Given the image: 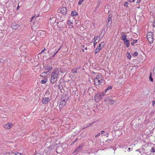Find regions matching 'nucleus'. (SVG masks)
<instances>
[{
    "mask_svg": "<svg viewBox=\"0 0 155 155\" xmlns=\"http://www.w3.org/2000/svg\"><path fill=\"white\" fill-rule=\"evenodd\" d=\"M58 88L60 89V90H61V86L59 85H58Z\"/></svg>",
    "mask_w": 155,
    "mask_h": 155,
    "instance_id": "obj_48",
    "label": "nucleus"
},
{
    "mask_svg": "<svg viewBox=\"0 0 155 155\" xmlns=\"http://www.w3.org/2000/svg\"><path fill=\"white\" fill-rule=\"evenodd\" d=\"M150 151L152 153L155 152V147H152Z\"/></svg>",
    "mask_w": 155,
    "mask_h": 155,
    "instance_id": "obj_29",
    "label": "nucleus"
},
{
    "mask_svg": "<svg viewBox=\"0 0 155 155\" xmlns=\"http://www.w3.org/2000/svg\"><path fill=\"white\" fill-rule=\"evenodd\" d=\"M85 49L86 50H87V47L85 48Z\"/></svg>",
    "mask_w": 155,
    "mask_h": 155,
    "instance_id": "obj_52",
    "label": "nucleus"
},
{
    "mask_svg": "<svg viewBox=\"0 0 155 155\" xmlns=\"http://www.w3.org/2000/svg\"><path fill=\"white\" fill-rule=\"evenodd\" d=\"M56 19L54 17H53L52 18H50L49 20L51 24H55L56 25L57 23H58V22H56Z\"/></svg>",
    "mask_w": 155,
    "mask_h": 155,
    "instance_id": "obj_12",
    "label": "nucleus"
},
{
    "mask_svg": "<svg viewBox=\"0 0 155 155\" xmlns=\"http://www.w3.org/2000/svg\"><path fill=\"white\" fill-rule=\"evenodd\" d=\"M80 67L78 68H73L72 69V70H71L72 73L73 74L76 73L77 72V70Z\"/></svg>",
    "mask_w": 155,
    "mask_h": 155,
    "instance_id": "obj_22",
    "label": "nucleus"
},
{
    "mask_svg": "<svg viewBox=\"0 0 155 155\" xmlns=\"http://www.w3.org/2000/svg\"><path fill=\"white\" fill-rule=\"evenodd\" d=\"M45 50H46V49H45V48L44 50H42L41 51V53H43V52H44V51H45Z\"/></svg>",
    "mask_w": 155,
    "mask_h": 155,
    "instance_id": "obj_45",
    "label": "nucleus"
},
{
    "mask_svg": "<svg viewBox=\"0 0 155 155\" xmlns=\"http://www.w3.org/2000/svg\"><path fill=\"white\" fill-rule=\"evenodd\" d=\"M130 149V148H128V150H129Z\"/></svg>",
    "mask_w": 155,
    "mask_h": 155,
    "instance_id": "obj_53",
    "label": "nucleus"
},
{
    "mask_svg": "<svg viewBox=\"0 0 155 155\" xmlns=\"http://www.w3.org/2000/svg\"><path fill=\"white\" fill-rule=\"evenodd\" d=\"M93 124V123H89V124H88L87 126H86V127H89V126H91V125H92V124Z\"/></svg>",
    "mask_w": 155,
    "mask_h": 155,
    "instance_id": "obj_33",
    "label": "nucleus"
},
{
    "mask_svg": "<svg viewBox=\"0 0 155 155\" xmlns=\"http://www.w3.org/2000/svg\"><path fill=\"white\" fill-rule=\"evenodd\" d=\"M134 54H135V55H137L138 54V53L137 52H135L134 53Z\"/></svg>",
    "mask_w": 155,
    "mask_h": 155,
    "instance_id": "obj_47",
    "label": "nucleus"
},
{
    "mask_svg": "<svg viewBox=\"0 0 155 155\" xmlns=\"http://www.w3.org/2000/svg\"><path fill=\"white\" fill-rule=\"evenodd\" d=\"M78 15L77 13L76 12H75L74 11H73L71 12V15L72 16H75V15Z\"/></svg>",
    "mask_w": 155,
    "mask_h": 155,
    "instance_id": "obj_25",
    "label": "nucleus"
},
{
    "mask_svg": "<svg viewBox=\"0 0 155 155\" xmlns=\"http://www.w3.org/2000/svg\"><path fill=\"white\" fill-rule=\"evenodd\" d=\"M48 71H49L50 70V68H49L48 69Z\"/></svg>",
    "mask_w": 155,
    "mask_h": 155,
    "instance_id": "obj_56",
    "label": "nucleus"
},
{
    "mask_svg": "<svg viewBox=\"0 0 155 155\" xmlns=\"http://www.w3.org/2000/svg\"><path fill=\"white\" fill-rule=\"evenodd\" d=\"M51 99L48 97L43 98L42 100V102L44 104H46L51 101Z\"/></svg>",
    "mask_w": 155,
    "mask_h": 155,
    "instance_id": "obj_7",
    "label": "nucleus"
},
{
    "mask_svg": "<svg viewBox=\"0 0 155 155\" xmlns=\"http://www.w3.org/2000/svg\"><path fill=\"white\" fill-rule=\"evenodd\" d=\"M95 84L97 86L104 82L102 77L100 75H97L96 78L94 79Z\"/></svg>",
    "mask_w": 155,
    "mask_h": 155,
    "instance_id": "obj_2",
    "label": "nucleus"
},
{
    "mask_svg": "<svg viewBox=\"0 0 155 155\" xmlns=\"http://www.w3.org/2000/svg\"><path fill=\"white\" fill-rule=\"evenodd\" d=\"M128 2H133L132 0H128Z\"/></svg>",
    "mask_w": 155,
    "mask_h": 155,
    "instance_id": "obj_43",
    "label": "nucleus"
},
{
    "mask_svg": "<svg viewBox=\"0 0 155 155\" xmlns=\"http://www.w3.org/2000/svg\"><path fill=\"white\" fill-rule=\"evenodd\" d=\"M128 3L127 2H125L124 3V5L126 7H128Z\"/></svg>",
    "mask_w": 155,
    "mask_h": 155,
    "instance_id": "obj_32",
    "label": "nucleus"
},
{
    "mask_svg": "<svg viewBox=\"0 0 155 155\" xmlns=\"http://www.w3.org/2000/svg\"><path fill=\"white\" fill-rule=\"evenodd\" d=\"M107 137H108V135H107Z\"/></svg>",
    "mask_w": 155,
    "mask_h": 155,
    "instance_id": "obj_59",
    "label": "nucleus"
},
{
    "mask_svg": "<svg viewBox=\"0 0 155 155\" xmlns=\"http://www.w3.org/2000/svg\"><path fill=\"white\" fill-rule=\"evenodd\" d=\"M84 0H79L78 2V4L79 5H81L82 3V2L84 1Z\"/></svg>",
    "mask_w": 155,
    "mask_h": 155,
    "instance_id": "obj_30",
    "label": "nucleus"
},
{
    "mask_svg": "<svg viewBox=\"0 0 155 155\" xmlns=\"http://www.w3.org/2000/svg\"><path fill=\"white\" fill-rule=\"evenodd\" d=\"M68 98H64L62 99L59 105V107L62 109L67 103Z\"/></svg>",
    "mask_w": 155,
    "mask_h": 155,
    "instance_id": "obj_4",
    "label": "nucleus"
},
{
    "mask_svg": "<svg viewBox=\"0 0 155 155\" xmlns=\"http://www.w3.org/2000/svg\"><path fill=\"white\" fill-rule=\"evenodd\" d=\"M35 16H33L31 18V21L33 19V18H34Z\"/></svg>",
    "mask_w": 155,
    "mask_h": 155,
    "instance_id": "obj_49",
    "label": "nucleus"
},
{
    "mask_svg": "<svg viewBox=\"0 0 155 155\" xmlns=\"http://www.w3.org/2000/svg\"><path fill=\"white\" fill-rule=\"evenodd\" d=\"M127 56L128 59H130L131 58V56L129 52H127L126 54Z\"/></svg>",
    "mask_w": 155,
    "mask_h": 155,
    "instance_id": "obj_26",
    "label": "nucleus"
},
{
    "mask_svg": "<svg viewBox=\"0 0 155 155\" xmlns=\"http://www.w3.org/2000/svg\"><path fill=\"white\" fill-rule=\"evenodd\" d=\"M45 32L42 31H39L38 32V35H40L41 36L43 37L45 36Z\"/></svg>",
    "mask_w": 155,
    "mask_h": 155,
    "instance_id": "obj_21",
    "label": "nucleus"
},
{
    "mask_svg": "<svg viewBox=\"0 0 155 155\" xmlns=\"http://www.w3.org/2000/svg\"><path fill=\"white\" fill-rule=\"evenodd\" d=\"M57 53V52L56 51V52H54L53 53V55H52V56L53 57H54V56Z\"/></svg>",
    "mask_w": 155,
    "mask_h": 155,
    "instance_id": "obj_38",
    "label": "nucleus"
},
{
    "mask_svg": "<svg viewBox=\"0 0 155 155\" xmlns=\"http://www.w3.org/2000/svg\"><path fill=\"white\" fill-rule=\"evenodd\" d=\"M21 154L19 153H17L16 154L15 153L11 152V153H5L4 155H18V154Z\"/></svg>",
    "mask_w": 155,
    "mask_h": 155,
    "instance_id": "obj_20",
    "label": "nucleus"
},
{
    "mask_svg": "<svg viewBox=\"0 0 155 155\" xmlns=\"http://www.w3.org/2000/svg\"><path fill=\"white\" fill-rule=\"evenodd\" d=\"M94 47H95L96 44L97 43V42H94Z\"/></svg>",
    "mask_w": 155,
    "mask_h": 155,
    "instance_id": "obj_44",
    "label": "nucleus"
},
{
    "mask_svg": "<svg viewBox=\"0 0 155 155\" xmlns=\"http://www.w3.org/2000/svg\"><path fill=\"white\" fill-rule=\"evenodd\" d=\"M84 146V144H81L75 150L76 152H78L81 151Z\"/></svg>",
    "mask_w": 155,
    "mask_h": 155,
    "instance_id": "obj_14",
    "label": "nucleus"
},
{
    "mask_svg": "<svg viewBox=\"0 0 155 155\" xmlns=\"http://www.w3.org/2000/svg\"><path fill=\"white\" fill-rule=\"evenodd\" d=\"M107 134L108 135L109 134L108 133H107Z\"/></svg>",
    "mask_w": 155,
    "mask_h": 155,
    "instance_id": "obj_58",
    "label": "nucleus"
},
{
    "mask_svg": "<svg viewBox=\"0 0 155 155\" xmlns=\"http://www.w3.org/2000/svg\"><path fill=\"white\" fill-rule=\"evenodd\" d=\"M61 47H60V48H58V50L57 51H56L58 53V51L61 49Z\"/></svg>",
    "mask_w": 155,
    "mask_h": 155,
    "instance_id": "obj_42",
    "label": "nucleus"
},
{
    "mask_svg": "<svg viewBox=\"0 0 155 155\" xmlns=\"http://www.w3.org/2000/svg\"><path fill=\"white\" fill-rule=\"evenodd\" d=\"M59 71L58 69L55 68L53 70L50 79L51 82L52 83H54L57 81L58 79L59 78Z\"/></svg>",
    "mask_w": 155,
    "mask_h": 155,
    "instance_id": "obj_1",
    "label": "nucleus"
},
{
    "mask_svg": "<svg viewBox=\"0 0 155 155\" xmlns=\"http://www.w3.org/2000/svg\"><path fill=\"white\" fill-rule=\"evenodd\" d=\"M112 16L110 15H109L107 18V25H108L110 22H111Z\"/></svg>",
    "mask_w": 155,
    "mask_h": 155,
    "instance_id": "obj_19",
    "label": "nucleus"
},
{
    "mask_svg": "<svg viewBox=\"0 0 155 155\" xmlns=\"http://www.w3.org/2000/svg\"><path fill=\"white\" fill-rule=\"evenodd\" d=\"M93 124V123H89V124H88L87 126H86V127H89V126H91V125H92V124Z\"/></svg>",
    "mask_w": 155,
    "mask_h": 155,
    "instance_id": "obj_34",
    "label": "nucleus"
},
{
    "mask_svg": "<svg viewBox=\"0 0 155 155\" xmlns=\"http://www.w3.org/2000/svg\"><path fill=\"white\" fill-rule=\"evenodd\" d=\"M43 153H36L33 155H42Z\"/></svg>",
    "mask_w": 155,
    "mask_h": 155,
    "instance_id": "obj_36",
    "label": "nucleus"
},
{
    "mask_svg": "<svg viewBox=\"0 0 155 155\" xmlns=\"http://www.w3.org/2000/svg\"><path fill=\"white\" fill-rule=\"evenodd\" d=\"M17 8H18V9L19 8V7H18V6L17 7Z\"/></svg>",
    "mask_w": 155,
    "mask_h": 155,
    "instance_id": "obj_57",
    "label": "nucleus"
},
{
    "mask_svg": "<svg viewBox=\"0 0 155 155\" xmlns=\"http://www.w3.org/2000/svg\"><path fill=\"white\" fill-rule=\"evenodd\" d=\"M104 131L102 130L101 131V134H103V133H104Z\"/></svg>",
    "mask_w": 155,
    "mask_h": 155,
    "instance_id": "obj_46",
    "label": "nucleus"
},
{
    "mask_svg": "<svg viewBox=\"0 0 155 155\" xmlns=\"http://www.w3.org/2000/svg\"><path fill=\"white\" fill-rule=\"evenodd\" d=\"M82 51H83V52H84V50H82Z\"/></svg>",
    "mask_w": 155,
    "mask_h": 155,
    "instance_id": "obj_55",
    "label": "nucleus"
},
{
    "mask_svg": "<svg viewBox=\"0 0 155 155\" xmlns=\"http://www.w3.org/2000/svg\"><path fill=\"white\" fill-rule=\"evenodd\" d=\"M135 1V0H132L133 2H134Z\"/></svg>",
    "mask_w": 155,
    "mask_h": 155,
    "instance_id": "obj_51",
    "label": "nucleus"
},
{
    "mask_svg": "<svg viewBox=\"0 0 155 155\" xmlns=\"http://www.w3.org/2000/svg\"><path fill=\"white\" fill-rule=\"evenodd\" d=\"M54 148V145H51L45 148L43 153H42V155H46L47 153L50 152Z\"/></svg>",
    "mask_w": 155,
    "mask_h": 155,
    "instance_id": "obj_3",
    "label": "nucleus"
},
{
    "mask_svg": "<svg viewBox=\"0 0 155 155\" xmlns=\"http://www.w3.org/2000/svg\"><path fill=\"white\" fill-rule=\"evenodd\" d=\"M112 88V87L111 86H109L106 90L105 93L108 90L111 89Z\"/></svg>",
    "mask_w": 155,
    "mask_h": 155,
    "instance_id": "obj_28",
    "label": "nucleus"
},
{
    "mask_svg": "<svg viewBox=\"0 0 155 155\" xmlns=\"http://www.w3.org/2000/svg\"><path fill=\"white\" fill-rule=\"evenodd\" d=\"M47 79L45 77H42V80L41 81V83L42 84L46 83L47 81Z\"/></svg>",
    "mask_w": 155,
    "mask_h": 155,
    "instance_id": "obj_17",
    "label": "nucleus"
},
{
    "mask_svg": "<svg viewBox=\"0 0 155 155\" xmlns=\"http://www.w3.org/2000/svg\"><path fill=\"white\" fill-rule=\"evenodd\" d=\"M13 125V124L11 123H8L3 126V127L6 129H9Z\"/></svg>",
    "mask_w": 155,
    "mask_h": 155,
    "instance_id": "obj_8",
    "label": "nucleus"
},
{
    "mask_svg": "<svg viewBox=\"0 0 155 155\" xmlns=\"http://www.w3.org/2000/svg\"><path fill=\"white\" fill-rule=\"evenodd\" d=\"M125 45L127 47H128L129 46L130 43L129 41L127 39L123 41Z\"/></svg>",
    "mask_w": 155,
    "mask_h": 155,
    "instance_id": "obj_18",
    "label": "nucleus"
},
{
    "mask_svg": "<svg viewBox=\"0 0 155 155\" xmlns=\"http://www.w3.org/2000/svg\"><path fill=\"white\" fill-rule=\"evenodd\" d=\"M105 93H102L101 94H100L101 95V97H102L103 96H104V95H105Z\"/></svg>",
    "mask_w": 155,
    "mask_h": 155,
    "instance_id": "obj_35",
    "label": "nucleus"
},
{
    "mask_svg": "<svg viewBox=\"0 0 155 155\" xmlns=\"http://www.w3.org/2000/svg\"><path fill=\"white\" fill-rule=\"evenodd\" d=\"M100 135V133H99L97 134V135H96L95 136V137H97L99 136Z\"/></svg>",
    "mask_w": 155,
    "mask_h": 155,
    "instance_id": "obj_40",
    "label": "nucleus"
},
{
    "mask_svg": "<svg viewBox=\"0 0 155 155\" xmlns=\"http://www.w3.org/2000/svg\"><path fill=\"white\" fill-rule=\"evenodd\" d=\"M73 22V21L72 20H68V21L67 24L68 25L69 28H71L74 27Z\"/></svg>",
    "mask_w": 155,
    "mask_h": 155,
    "instance_id": "obj_9",
    "label": "nucleus"
},
{
    "mask_svg": "<svg viewBox=\"0 0 155 155\" xmlns=\"http://www.w3.org/2000/svg\"><path fill=\"white\" fill-rule=\"evenodd\" d=\"M141 0H137L136 3L139 4Z\"/></svg>",
    "mask_w": 155,
    "mask_h": 155,
    "instance_id": "obj_39",
    "label": "nucleus"
},
{
    "mask_svg": "<svg viewBox=\"0 0 155 155\" xmlns=\"http://www.w3.org/2000/svg\"><path fill=\"white\" fill-rule=\"evenodd\" d=\"M152 103L153 106H154L155 104V101H153L152 102Z\"/></svg>",
    "mask_w": 155,
    "mask_h": 155,
    "instance_id": "obj_37",
    "label": "nucleus"
},
{
    "mask_svg": "<svg viewBox=\"0 0 155 155\" xmlns=\"http://www.w3.org/2000/svg\"><path fill=\"white\" fill-rule=\"evenodd\" d=\"M106 101L108 104L112 105L114 104L115 101L113 99H110L109 98H108L106 99Z\"/></svg>",
    "mask_w": 155,
    "mask_h": 155,
    "instance_id": "obj_13",
    "label": "nucleus"
},
{
    "mask_svg": "<svg viewBox=\"0 0 155 155\" xmlns=\"http://www.w3.org/2000/svg\"><path fill=\"white\" fill-rule=\"evenodd\" d=\"M104 42H101L97 47L95 51V54L98 53L104 47Z\"/></svg>",
    "mask_w": 155,
    "mask_h": 155,
    "instance_id": "obj_6",
    "label": "nucleus"
},
{
    "mask_svg": "<svg viewBox=\"0 0 155 155\" xmlns=\"http://www.w3.org/2000/svg\"><path fill=\"white\" fill-rule=\"evenodd\" d=\"M19 26L18 25L16 24H13L12 25V28L13 29L16 30L19 27Z\"/></svg>",
    "mask_w": 155,
    "mask_h": 155,
    "instance_id": "obj_16",
    "label": "nucleus"
},
{
    "mask_svg": "<svg viewBox=\"0 0 155 155\" xmlns=\"http://www.w3.org/2000/svg\"><path fill=\"white\" fill-rule=\"evenodd\" d=\"M98 38H99V37L97 36H96L92 39V41L93 42H95Z\"/></svg>",
    "mask_w": 155,
    "mask_h": 155,
    "instance_id": "obj_24",
    "label": "nucleus"
},
{
    "mask_svg": "<svg viewBox=\"0 0 155 155\" xmlns=\"http://www.w3.org/2000/svg\"><path fill=\"white\" fill-rule=\"evenodd\" d=\"M4 60L3 59H1L0 60V63H2V62H4Z\"/></svg>",
    "mask_w": 155,
    "mask_h": 155,
    "instance_id": "obj_41",
    "label": "nucleus"
},
{
    "mask_svg": "<svg viewBox=\"0 0 155 155\" xmlns=\"http://www.w3.org/2000/svg\"><path fill=\"white\" fill-rule=\"evenodd\" d=\"M151 73L150 74L149 76V79L151 81H153V79L151 77Z\"/></svg>",
    "mask_w": 155,
    "mask_h": 155,
    "instance_id": "obj_31",
    "label": "nucleus"
},
{
    "mask_svg": "<svg viewBox=\"0 0 155 155\" xmlns=\"http://www.w3.org/2000/svg\"><path fill=\"white\" fill-rule=\"evenodd\" d=\"M60 12L62 14L64 15L66 14L67 13V9L65 7H63L61 8Z\"/></svg>",
    "mask_w": 155,
    "mask_h": 155,
    "instance_id": "obj_11",
    "label": "nucleus"
},
{
    "mask_svg": "<svg viewBox=\"0 0 155 155\" xmlns=\"http://www.w3.org/2000/svg\"><path fill=\"white\" fill-rule=\"evenodd\" d=\"M121 38H122V40L124 41L125 40L127 39L126 38V37H127V36L124 33V32H122L121 33Z\"/></svg>",
    "mask_w": 155,
    "mask_h": 155,
    "instance_id": "obj_15",
    "label": "nucleus"
},
{
    "mask_svg": "<svg viewBox=\"0 0 155 155\" xmlns=\"http://www.w3.org/2000/svg\"><path fill=\"white\" fill-rule=\"evenodd\" d=\"M33 36H30V38H31Z\"/></svg>",
    "mask_w": 155,
    "mask_h": 155,
    "instance_id": "obj_54",
    "label": "nucleus"
},
{
    "mask_svg": "<svg viewBox=\"0 0 155 155\" xmlns=\"http://www.w3.org/2000/svg\"><path fill=\"white\" fill-rule=\"evenodd\" d=\"M153 27H155V25L154 24H153Z\"/></svg>",
    "mask_w": 155,
    "mask_h": 155,
    "instance_id": "obj_50",
    "label": "nucleus"
},
{
    "mask_svg": "<svg viewBox=\"0 0 155 155\" xmlns=\"http://www.w3.org/2000/svg\"><path fill=\"white\" fill-rule=\"evenodd\" d=\"M102 97H101V95L99 94H96L94 97V98L96 101H99L101 99Z\"/></svg>",
    "mask_w": 155,
    "mask_h": 155,
    "instance_id": "obj_10",
    "label": "nucleus"
},
{
    "mask_svg": "<svg viewBox=\"0 0 155 155\" xmlns=\"http://www.w3.org/2000/svg\"><path fill=\"white\" fill-rule=\"evenodd\" d=\"M137 42V40H134L133 41L131 42V44L132 45H134L135 43H136Z\"/></svg>",
    "mask_w": 155,
    "mask_h": 155,
    "instance_id": "obj_27",
    "label": "nucleus"
},
{
    "mask_svg": "<svg viewBox=\"0 0 155 155\" xmlns=\"http://www.w3.org/2000/svg\"><path fill=\"white\" fill-rule=\"evenodd\" d=\"M147 39L148 41L150 43L153 41V33L151 32H149L147 34Z\"/></svg>",
    "mask_w": 155,
    "mask_h": 155,
    "instance_id": "obj_5",
    "label": "nucleus"
},
{
    "mask_svg": "<svg viewBox=\"0 0 155 155\" xmlns=\"http://www.w3.org/2000/svg\"><path fill=\"white\" fill-rule=\"evenodd\" d=\"M63 150V149L61 146H59L56 149V152L57 153H60V152L59 151V150Z\"/></svg>",
    "mask_w": 155,
    "mask_h": 155,
    "instance_id": "obj_23",
    "label": "nucleus"
}]
</instances>
